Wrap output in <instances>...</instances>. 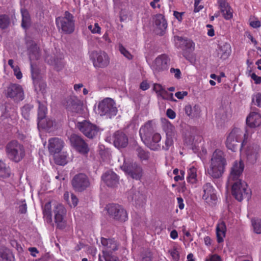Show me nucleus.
<instances>
[{
	"label": "nucleus",
	"instance_id": "1",
	"mask_svg": "<svg viewBox=\"0 0 261 261\" xmlns=\"http://www.w3.org/2000/svg\"><path fill=\"white\" fill-rule=\"evenodd\" d=\"M226 165L224 152L220 149H216L212 154L207 173L214 178H218L223 173Z\"/></svg>",
	"mask_w": 261,
	"mask_h": 261
},
{
	"label": "nucleus",
	"instance_id": "2",
	"mask_svg": "<svg viewBox=\"0 0 261 261\" xmlns=\"http://www.w3.org/2000/svg\"><path fill=\"white\" fill-rule=\"evenodd\" d=\"M247 135L238 128H233L227 137L225 144L228 149L236 152L238 149L241 151L247 144Z\"/></svg>",
	"mask_w": 261,
	"mask_h": 261
},
{
	"label": "nucleus",
	"instance_id": "3",
	"mask_svg": "<svg viewBox=\"0 0 261 261\" xmlns=\"http://www.w3.org/2000/svg\"><path fill=\"white\" fill-rule=\"evenodd\" d=\"M5 151L7 158L15 163H19L25 155L24 146L17 140L9 142L5 147Z\"/></svg>",
	"mask_w": 261,
	"mask_h": 261
},
{
	"label": "nucleus",
	"instance_id": "4",
	"mask_svg": "<svg viewBox=\"0 0 261 261\" xmlns=\"http://www.w3.org/2000/svg\"><path fill=\"white\" fill-rule=\"evenodd\" d=\"M102 257L105 261H117L118 257L113 253L118 250L120 243L114 238H101Z\"/></svg>",
	"mask_w": 261,
	"mask_h": 261
},
{
	"label": "nucleus",
	"instance_id": "5",
	"mask_svg": "<svg viewBox=\"0 0 261 261\" xmlns=\"http://www.w3.org/2000/svg\"><path fill=\"white\" fill-rule=\"evenodd\" d=\"M231 186V192L233 197L239 201L244 199L249 200L251 197V191L247 184L243 180H237L228 182Z\"/></svg>",
	"mask_w": 261,
	"mask_h": 261
},
{
	"label": "nucleus",
	"instance_id": "6",
	"mask_svg": "<svg viewBox=\"0 0 261 261\" xmlns=\"http://www.w3.org/2000/svg\"><path fill=\"white\" fill-rule=\"evenodd\" d=\"M56 24L59 29L65 34L73 32L75 28V20L73 15L68 11H66L63 17L56 18Z\"/></svg>",
	"mask_w": 261,
	"mask_h": 261
},
{
	"label": "nucleus",
	"instance_id": "7",
	"mask_svg": "<svg viewBox=\"0 0 261 261\" xmlns=\"http://www.w3.org/2000/svg\"><path fill=\"white\" fill-rule=\"evenodd\" d=\"M98 113L111 118L116 115L117 109L115 101L111 98H106L100 101L97 107Z\"/></svg>",
	"mask_w": 261,
	"mask_h": 261
},
{
	"label": "nucleus",
	"instance_id": "8",
	"mask_svg": "<svg viewBox=\"0 0 261 261\" xmlns=\"http://www.w3.org/2000/svg\"><path fill=\"white\" fill-rule=\"evenodd\" d=\"M122 170L132 178L140 180L143 174L142 167L136 162H126L121 167Z\"/></svg>",
	"mask_w": 261,
	"mask_h": 261
},
{
	"label": "nucleus",
	"instance_id": "9",
	"mask_svg": "<svg viewBox=\"0 0 261 261\" xmlns=\"http://www.w3.org/2000/svg\"><path fill=\"white\" fill-rule=\"evenodd\" d=\"M71 185L75 191L82 192L90 187V182L85 174L79 173L72 179Z\"/></svg>",
	"mask_w": 261,
	"mask_h": 261
},
{
	"label": "nucleus",
	"instance_id": "10",
	"mask_svg": "<svg viewBox=\"0 0 261 261\" xmlns=\"http://www.w3.org/2000/svg\"><path fill=\"white\" fill-rule=\"evenodd\" d=\"M107 211L109 215L116 220L125 222L127 220V213L120 205L110 204L107 205Z\"/></svg>",
	"mask_w": 261,
	"mask_h": 261
},
{
	"label": "nucleus",
	"instance_id": "11",
	"mask_svg": "<svg viewBox=\"0 0 261 261\" xmlns=\"http://www.w3.org/2000/svg\"><path fill=\"white\" fill-rule=\"evenodd\" d=\"M76 126L86 137L90 139L95 137L99 130V127L97 125L86 120L78 122Z\"/></svg>",
	"mask_w": 261,
	"mask_h": 261
},
{
	"label": "nucleus",
	"instance_id": "12",
	"mask_svg": "<svg viewBox=\"0 0 261 261\" xmlns=\"http://www.w3.org/2000/svg\"><path fill=\"white\" fill-rule=\"evenodd\" d=\"M64 105L67 111L72 115L80 114L83 111V102L76 96L67 97Z\"/></svg>",
	"mask_w": 261,
	"mask_h": 261
},
{
	"label": "nucleus",
	"instance_id": "13",
	"mask_svg": "<svg viewBox=\"0 0 261 261\" xmlns=\"http://www.w3.org/2000/svg\"><path fill=\"white\" fill-rule=\"evenodd\" d=\"M90 58L95 67L105 68L110 63L109 57L105 51H93L90 54Z\"/></svg>",
	"mask_w": 261,
	"mask_h": 261
},
{
	"label": "nucleus",
	"instance_id": "14",
	"mask_svg": "<svg viewBox=\"0 0 261 261\" xmlns=\"http://www.w3.org/2000/svg\"><path fill=\"white\" fill-rule=\"evenodd\" d=\"M7 97L13 99L14 101H20L24 98V93L22 87L17 84H11L6 90Z\"/></svg>",
	"mask_w": 261,
	"mask_h": 261
},
{
	"label": "nucleus",
	"instance_id": "15",
	"mask_svg": "<svg viewBox=\"0 0 261 261\" xmlns=\"http://www.w3.org/2000/svg\"><path fill=\"white\" fill-rule=\"evenodd\" d=\"M244 169V164L242 160L234 162L230 169L228 182H232L237 180H242L241 177Z\"/></svg>",
	"mask_w": 261,
	"mask_h": 261
},
{
	"label": "nucleus",
	"instance_id": "16",
	"mask_svg": "<svg viewBox=\"0 0 261 261\" xmlns=\"http://www.w3.org/2000/svg\"><path fill=\"white\" fill-rule=\"evenodd\" d=\"M71 145L79 152L83 154L88 152L89 149L88 144L81 136L75 134H72L69 137Z\"/></svg>",
	"mask_w": 261,
	"mask_h": 261
},
{
	"label": "nucleus",
	"instance_id": "17",
	"mask_svg": "<svg viewBox=\"0 0 261 261\" xmlns=\"http://www.w3.org/2000/svg\"><path fill=\"white\" fill-rule=\"evenodd\" d=\"M203 194L202 199L209 205H213L216 203L217 197L216 190L210 182L205 183L202 187Z\"/></svg>",
	"mask_w": 261,
	"mask_h": 261
},
{
	"label": "nucleus",
	"instance_id": "18",
	"mask_svg": "<svg viewBox=\"0 0 261 261\" xmlns=\"http://www.w3.org/2000/svg\"><path fill=\"white\" fill-rule=\"evenodd\" d=\"M55 222L57 227L61 229L66 227V223L64 217L66 214V210L62 204H58L54 210Z\"/></svg>",
	"mask_w": 261,
	"mask_h": 261
},
{
	"label": "nucleus",
	"instance_id": "19",
	"mask_svg": "<svg viewBox=\"0 0 261 261\" xmlns=\"http://www.w3.org/2000/svg\"><path fill=\"white\" fill-rule=\"evenodd\" d=\"M114 145L118 149L125 148L128 143L127 136L121 131H116L112 139Z\"/></svg>",
	"mask_w": 261,
	"mask_h": 261
},
{
	"label": "nucleus",
	"instance_id": "20",
	"mask_svg": "<svg viewBox=\"0 0 261 261\" xmlns=\"http://www.w3.org/2000/svg\"><path fill=\"white\" fill-rule=\"evenodd\" d=\"M103 182L109 187H114L119 183L118 176L113 171H106L101 176Z\"/></svg>",
	"mask_w": 261,
	"mask_h": 261
},
{
	"label": "nucleus",
	"instance_id": "21",
	"mask_svg": "<svg viewBox=\"0 0 261 261\" xmlns=\"http://www.w3.org/2000/svg\"><path fill=\"white\" fill-rule=\"evenodd\" d=\"M64 144L62 140L58 138H52L48 140V150L52 154H58L62 150Z\"/></svg>",
	"mask_w": 261,
	"mask_h": 261
},
{
	"label": "nucleus",
	"instance_id": "22",
	"mask_svg": "<svg viewBox=\"0 0 261 261\" xmlns=\"http://www.w3.org/2000/svg\"><path fill=\"white\" fill-rule=\"evenodd\" d=\"M169 59L165 55H162L157 57L153 64V69L155 71L160 72L166 70L168 68Z\"/></svg>",
	"mask_w": 261,
	"mask_h": 261
},
{
	"label": "nucleus",
	"instance_id": "23",
	"mask_svg": "<svg viewBox=\"0 0 261 261\" xmlns=\"http://www.w3.org/2000/svg\"><path fill=\"white\" fill-rule=\"evenodd\" d=\"M260 151L259 145L253 144L252 146H248L245 150L248 161L251 163H254L258 158Z\"/></svg>",
	"mask_w": 261,
	"mask_h": 261
},
{
	"label": "nucleus",
	"instance_id": "24",
	"mask_svg": "<svg viewBox=\"0 0 261 261\" xmlns=\"http://www.w3.org/2000/svg\"><path fill=\"white\" fill-rule=\"evenodd\" d=\"M161 140V136L159 133H154L149 138H147L143 142L146 145L152 150L160 149V142Z\"/></svg>",
	"mask_w": 261,
	"mask_h": 261
},
{
	"label": "nucleus",
	"instance_id": "25",
	"mask_svg": "<svg viewBox=\"0 0 261 261\" xmlns=\"http://www.w3.org/2000/svg\"><path fill=\"white\" fill-rule=\"evenodd\" d=\"M154 128L152 121H148L142 126L139 130V135L143 141L151 137L154 133Z\"/></svg>",
	"mask_w": 261,
	"mask_h": 261
},
{
	"label": "nucleus",
	"instance_id": "26",
	"mask_svg": "<svg viewBox=\"0 0 261 261\" xmlns=\"http://www.w3.org/2000/svg\"><path fill=\"white\" fill-rule=\"evenodd\" d=\"M219 8L225 19L228 20L232 17V11L225 0H218Z\"/></svg>",
	"mask_w": 261,
	"mask_h": 261
},
{
	"label": "nucleus",
	"instance_id": "27",
	"mask_svg": "<svg viewBox=\"0 0 261 261\" xmlns=\"http://www.w3.org/2000/svg\"><path fill=\"white\" fill-rule=\"evenodd\" d=\"M247 124L251 127L259 126L261 124V115L256 112H251L246 118Z\"/></svg>",
	"mask_w": 261,
	"mask_h": 261
},
{
	"label": "nucleus",
	"instance_id": "28",
	"mask_svg": "<svg viewBox=\"0 0 261 261\" xmlns=\"http://www.w3.org/2000/svg\"><path fill=\"white\" fill-rule=\"evenodd\" d=\"M45 60L49 64L54 66L57 71L61 70L65 65L61 56L53 58L48 56L46 57Z\"/></svg>",
	"mask_w": 261,
	"mask_h": 261
},
{
	"label": "nucleus",
	"instance_id": "29",
	"mask_svg": "<svg viewBox=\"0 0 261 261\" xmlns=\"http://www.w3.org/2000/svg\"><path fill=\"white\" fill-rule=\"evenodd\" d=\"M0 261H15L11 250L5 247H0Z\"/></svg>",
	"mask_w": 261,
	"mask_h": 261
},
{
	"label": "nucleus",
	"instance_id": "30",
	"mask_svg": "<svg viewBox=\"0 0 261 261\" xmlns=\"http://www.w3.org/2000/svg\"><path fill=\"white\" fill-rule=\"evenodd\" d=\"M231 52V46L229 43H225L220 46L218 50V55L223 60L228 58Z\"/></svg>",
	"mask_w": 261,
	"mask_h": 261
},
{
	"label": "nucleus",
	"instance_id": "31",
	"mask_svg": "<svg viewBox=\"0 0 261 261\" xmlns=\"http://www.w3.org/2000/svg\"><path fill=\"white\" fill-rule=\"evenodd\" d=\"M28 53L30 60H38L40 57L39 48L37 44L32 42L28 47Z\"/></svg>",
	"mask_w": 261,
	"mask_h": 261
},
{
	"label": "nucleus",
	"instance_id": "32",
	"mask_svg": "<svg viewBox=\"0 0 261 261\" xmlns=\"http://www.w3.org/2000/svg\"><path fill=\"white\" fill-rule=\"evenodd\" d=\"M154 23L157 28L162 32L165 30L167 27V22L164 16L161 14H157L154 17Z\"/></svg>",
	"mask_w": 261,
	"mask_h": 261
},
{
	"label": "nucleus",
	"instance_id": "33",
	"mask_svg": "<svg viewBox=\"0 0 261 261\" xmlns=\"http://www.w3.org/2000/svg\"><path fill=\"white\" fill-rule=\"evenodd\" d=\"M226 226L224 222L219 223L216 227V234L218 243L223 242V238L225 236Z\"/></svg>",
	"mask_w": 261,
	"mask_h": 261
},
{
	"label": "nucleus",
	"instance_id": "34",
	"mask_svg": "<svg viewBox=\"0 0 261 261\" xmlns=\"http://www.w3.org/2000/svg\"><path fill=\"white\" fill-rule=\"evenodd\" d=\"M22 16L21 27L24 29H28L31 25V18L29 12L24 9H21Z\"/></svg>",
	"mask_w": 261,
	"mask_h": 261
},
{
	"label": "nucleus",
	"instance_id": "35",
	"mask_svg": "<svg viewBox=\"0 0 261 261\" xmlns=\"http://www.w3.org/2000/svg\"><path fill=\"white\" fill-rule=\"evenodd\" d=\"M38 126L41 125V121L43 120L46 116L47 108L45 104L41 103L38 101Z\"/></svg>",
	"mask_w": 261,
	"mask_h": 261
},
{
	"label": "nucleus",
	"instance_id": "36",
	"mask_svg": "<svg viewBox=\"0 0 261 261\" xmlns=\"http://www.w3.org/2000/svg\"><path fill=\"white\" fill-rule=\"evenodd\" d=\"M185 111L188 116L193 118L199 115L200 109L199 107L196 105L193 108L191 105H187L185 107Z\"/></svg>",
	"mask_w": 261,
	"mask_h": 261
},
{
	"label": "nucleus",
	"instance_id": "37",
	"mask_svg": "<svg viewBox=\"0 0 261 261\" xmlns=\"http://www.w3.org/2000/svg\"><path fill=\"white\" fill-rule=\"evenodd\" d=\"M51 202L50 201L46 203L43 207V214L46 222L50 223L52 222Z\"/></svg>",
	"mask_w": 261,
	"mask_h": 261
},
{
	"label": "nucleus",
	"instance_id": "38",
	"mask_svg": "<svg viewBox=\"0 0 261 261\" xmlns=\"http://www.w3.org/2000/svg\"><path fill=\"white\" fill-rule=\"evenodd\" d=\"M197 170L194 167L190 168L188 171L187 181L191 184L195 183L197 179Z\"/></svg>",
	"mask_w": 261,
	"mask_h": 261
},
{
	"label": "nucleus",
	"instance_id": "39",
	"mask_svg": "<svg viewBox=\"0 0 261 261\" xmlns=\"http://www.w3.org/2000/svg\"><path fill=\"white\" fill-rule=\"evenodd\" d=\"M136 153L138 158L141 160H147L149 157V153L148 151L144 150L140 147L136 148Z\"/></svg>",
	"mask_w": 261,
	"mask_h": 261
},
{
	"label": "nucleus",
	"instance_id": "40",
	"mask_svg": "<svg viewBox=\"0 0 261 261\" xmlns=\"http://www.w3.org/2000/svg\"><path fill=\"white\" fill-rule=\"evenodd\" d=\"M54 155L55 163L59 165H64L67 163V156L64 154H56Z\"/></svg>",
	"mask_w": 261,
	"mask_h": 261
},
{
	"label": "nucleus",
	"instance_id": "41",
	"mask_svg": "<svg viewBox=\"0 0 261 261\" xmlns=\"http://www.w3.org/2000/svg\"><path fill=\"white\" fill-rule=\"evenodd\" d=\"M33 108V106L30 104H26L21 108V114L24 119H29L30 112Z\"/></svg>",
	"mask_w": 261,
	"mask_h": 261
},
{
	"label": "nucleus",
	"instance_id": "42",
	"mask_svg": "<svg viewBox=\"0 0 261 261\" xmlns=\"http://www.w3.org/2000/svg\"><path fill=\"white\" fill-rule=\"evenodd\" d=\"M252 225L253 228V230L255 233L257 234L261 233V219H252L251 220Z\"/></svg>",
	"mask_w": 261,
	"mask_h": 261
},
{
	"label": "nucleus",
	"instance_id": "43",
	"mask_svg": "<svg viewBox=\"0 0 261 261\" xmlns=\"http://www.w3.org/2000/svg\"><path fill=\"white\" fill-rule=\"evenodd\" d=\"M197 129L195 127H190V132L192 135H186L185 141L186 143L189 145H192L194 142L195 136L194 135L196 133Z\"/></svg>",
	"mask_w": 261,
	"mask_h": 261
},
{
	"label": "nucleus",
	"instance_id": "44",
	"mask_svg": "<svg viewBox=\"0 0 261 261\" xmlns=\"http://www.w3.org/2000/svg\"><path fill=\"white\" fill-rule=\"evenodd\" d=\"M141 261H152V254L149 250L143 251L140 254Z\"/></svg>",
	"mask_w": 261,
	"mask_h": 261
},
{
	"label": "nucleus",
	"instance_id": "45",
	"mask_svg": "<svg viewBox=\"0 0 261 261\" xmlns=\"http://www.w3.org/2000/svg\"><path fill=\"white\" fill-rule=\"evenodd\" d=\"M10 23V19L8 15H0V28L2 29L7 28Z\"/></svg>",
	"mask_w": 261,
	"mask_h": 261
},
{
	"label": "nucleus",
	"instance_id": "46",
	"mask_svg": "<svg viewBox=\"0 0 261 261\" xmlns=\"http://www.w3.org/2000/svg\"><path fill=\"white\" fill-rule=\"evenodd\" d=\"M164 130L166 134V136L173 137L174 135L175 128L170 123H167L164 126Z\"/></svg>",
	"mask_w": 261,
	"mask_h": 261
},
{
	"label": "nucleus",
	"instance_id": "47",
	"mask_svg": "<svg viewBox=\"0 0 261 261\" xmlns=\"http://www.w3.org/2000/svg\"><path fill=\"white\" fill-rule=\"evenodd\" d=\"M163 99L170 100L172 101H175L176 100L173 97V93H169L165 89L162 91V92L159 96Z\"/></svg>",
	"mask_w": 261,
	"mask_h": 261
},
{
	"label": "nucleus",
	"instance_id": "48",
	"mask_svg": "<svg viewBox=\"0 0 261 261\" xmlns=\"http://www.w3.org/2000/svg\"><path fill=\"white\" fill-rule=\"evenodd\" d=\"M118 47L119 50L121 54H122L125 58L128 60L132 59L133 56L121 44H119Z\"/></svg>",
	"mask_w": 261,
	"mask_h": 261
},
{
	"label": "nucleus",
	"instance_id": "49",
	"mask_svg": "<svg viewBox=\"0 0 261 261\" xmlns=\"http://www.w3.org/2000/svg\"><path fill=\"white\" fill-rule=\"evenodd\" d=\"M173 144V137L166 136V139L164 145L162 146V149L165 150H168L170 147Z\"/></svg>",
	"mask_w": 261,
	"mask_h": 261
},
{
	"label": "nucleus",
	"instance_id": "50",
	"mask_svg": "<svg viewBox=\"0 0 261 261\" xmlns=\"http://www.w3.org/2000/svg\"><path fill=\"white\" fill-rule=\"evenodd\" d=\"M10 175V169L9 167L6 166L3 169L0 170V176L3 178L9 177Z\"/></svg>",
	"mask_w": 261,
	"mask_h": 261
},
{
	"label": "nucleus",
	"instance_id": "51",
	"mask_svg": "<svg viewBox=\"0 0 261 261\" xmlns=\"http://www.w3.org/2000/svg\"><path fill=\"white\" fill-rule=\"evenodd\" d=\"M18 204H19V212L21 214H25L27 211V206L25 200L19 201Z\"/></svg>",
	"mask_w": 261,
	"mask_h": 261
},
{
	"label": "nucleus",
	"instance_id": "52",
	"mask_svg": "<svg viewBox=\"0 0 261 261\" xmlns=\"http://www.w3.org/2000/svg\"><path fill=\"white\" fill-rule=\"evenodd\" d=\"M88 29L93 34H95V33L100 34V33L101 28L99 26V25L97 23H95L94 24V27L92 25H89L88 26Z\"/></svg>",
	"mask_w": 261,
	"mask_h": 261
},
{
	"label": "nucleus",
	"instance_id": "53",
	"mask_svg": "<svg viewBox=\"0 0 261 261\" xmlns=\"http://www.w3.org/2000/svg\"><path fill=\"white\" fill-rule=\"evenodd\" d=\"M169 252L174 260L176 261L178 260L179 259V255L176 248L174 247L173 249L169 250Z\"/></svg>",
	"mask_w": 261,
	"mask_h": 261
},
{
	"label": "nucleus",
	"instance_id": "54",
	"mask_svg": "<svg viewBox=\"0 0 261 261\" xmlns=\"http://www.w3.org/2000/svg\"><path fill=\"white\" fill-rule=\"evenodd\" d=\"M78 201L79 200L76 196L73 194H71L70 200L68 202V204L70 206L75 207L77 205Z\"/></svg>",
	"mask_w": 261,
	"mask_h": 261
},
{
	"label": "nucleus",
	"instance_id": "55",
	"mask_svg": "<svg viewBox=\"0 0 261 261\" xmlns=\"http://www.w3.org/2000/svg\"><path fill=\"white\" fill-rule=\"evenodd\" d=\"M164 89L165 88L159 84H154L153 85V90L157 94L158 97L160 96V95L162 92V91H163Z\"/></svg>",
	"mask_w": 261,
	"mask_h": 261
},
{
	"label": "nucleus",
	"instance_id": "56",
	"mask_svg": "<svg viewBox=\"0 0 261 261\" xmlns=\"http://www.w3.org/2000/svg\"><path fill=\"white\" fill-rule=\"evenodd\" d=\"M255 99L254 104L257 107L261 108V93H258L254 96V98H252V100Z\"/></svg>",
	"mask_w": 261,
	"mask_h": 261
},
{
	"label": "nucleus",
	"instance_id": "57",
	"mask_svg": "<svg viewBox=\"0 0 261 261\" xmlns=\"http://www.w3.org/2000/svg\"><path fill=\"white\" fill-rule=\"evenodd\" d=\"M14 74L18 80H20L22 77V73L18 66H16L15 68L13 69Z\"/></svg>",
	"mask_w": 261,
	"mask_h": 261
},
{
	"label": "nucleus",
	"instance_id": "58",
	"mask_svg": "<svg viewBox=\"0 0 261 261\" xmlns=\"http://www.w3.org/2000/svg\"><path fill=\"white\" fill-rule=\"evenodd\" d=\"M166 115L167 117L171 119H173L175 118L176 114L174 111H173L171 109H167L166 111Z\"/></svg>",
	"mask_w": 261,
	"mask_h": 261
},
{
	"label": "nucleus",
	"instance_id": "59",
	"mask_svg": "<svg viewBox=\"0 0 261 261\" xmlns=\"http://www.w3.org/2000/svg\"><path fill=\"white\" fill-rule=\"evenodd\" d=\"M251 77L254 81L256 84H259L261 83V76H258L256 75L255 73H253L251 75Z\"/></svg>",
	"mask_w": 261,
	"mask_h": 261
},
{
	"label": "nucleus",
	"instance_id": "60",
	"mask_svg": "<svg viewBox=\"0 0 261 261\" xmlns=\"http://www.w3.org/2000/svg\"><path fill=\"white\" fill-rule=\"evenodd\" d=\"M170 72L171 73H174V76L176 79H179L180 77L181 72L179 69H174L171 68L170 69Z\"/></svg>",
	"mask_w": 261,
	"mask_h": 261
},
{
	"label": "nucleus",
	"instance_id": "61",
	"mask_svg": "<svg viewBox=\"0 0 261 261\" xmlns=\"http://www.w3.org/2000/svg\"><path fill=\"white\" fill-rule=\"evenodd\" d=\"M39 90L42 94L46 93V84L44 82H40L39 84Z\"/></svg>",
	"mask_w": 261,
	"mask_h": 261
},
{
	"label": "nucleus",
	"instance_id": "62",
	"mask_svg": "<svg viewBox=\"0 0 261 261\" xmlns=\"http://www.w3.org/2000/svg\"><path fill=\"white\" fill-rule=\"evenodd\" d=\"M250 25L253 28H257L261 26V21L259 20L252 21L250 22Z\"/></svg>",
	"mask_w": 261,
	"mask_h": 261
},
{
	"label": "nucleus",
	"instance_id": "63",
	"mask_svg": "<svg viewBox=\"0 0 261 261\" xmlns=\"http://www.w3.org/2000/svg\"><path fill=\"white\" fill-rule=\"evenodd\" d=\"M184 14L183 12H178L177 11H174L173 15L174 17L179 21H181L182 19V16Z\"/></svg>",
	"mask_w": 261,
	"mask_h": 261
},
{
	"label": "nucleus",
	"instance_id": "64",
	"mask_svg": "<svg viewBox=\"0 0 261 261\" xmlns=\"http://www.w3.org/2000/svg\"><path fill=\"white\" fill-rule=\"evenodd\" d=\"M209 260L210 261H222L221 257L216 254L211 255Z\"/></svg>",
	"mask_w": 261,
	"mask_h": 261
}]
</instances>
